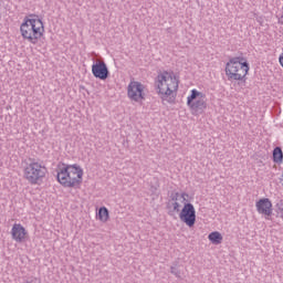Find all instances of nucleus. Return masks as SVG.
I'll list each match as a JSON object with an SVG mask.
<instances>
[{
  "label": "nucleus",
  "mask_w": 283,
  "mask_h": 283,
  "mask_svg": "<svg viewBox=\"0 0 283 283\" xmlns=\"http://www.w3.org/2000/svg\"><path fill=\"white\" fill-rule=\"evenodd\" d=\"M156 94L163 103H174L180 90V76L174 71H161L155 78Z\"/></svg>",
  "instance_id": "1"
},
{
  "label": "nucleus",
  "mask_w": 283,
  "mask_h": 283,
  "mask_svg": "<svg viewBox=\"0 0 283 283\" xmlns=\"http://www.w3.org/2000/svg\"><path fill=\"white\" fill-rule=\"evenodd\" d=\"M93 76L101 81L107 80V64L105 62L93 64L92 66Z\"/></svg>",
  "instance_id": "12"
},
{
  "label": "nucleus",
  "mask_w": 283,
  "mask_h": 283,
  "mask_svg": "<svg viewBox=\"0 0 283 283\" xmlns=\"http://www.w3.org/2000/svg\"><path fill=\"white\" fill-rule=\"evenodd\" d=\"M20 32L24 41L36 45L43 34H45V27L43 25V21L39 19V15L30 14L23 19V23L20 25Z\"/></svg>",
  "instance_id": "2"
},
{
  "label": "nucleus",
  "mask_w": 283,
  "mask_h": 283,
  "mask_svg": "<svg viewBox=\"0 0 283 283\" xmlns=\"http://www.w3.org/2000/svg\"><path fill=\"white\" fill-rule=\"evenodd\" d=\"M276 213L283 220V200L276 203Z\"/></svg>",
  "instance_id": "16"
},
{
  "label": "nucleus",
  "mask_w": 283,
  "mask_h": 283,
  "mask_svg": "<svg viewBox=\"0 0 283 283\" xmlns=\"http://www.w3.org/2000/svg\"><path fill=\"white\" fill-rule=\"evenodd\" d=\"M207 95L205 93L198 91L197 88H192L187 96V106L190 112L193 114H198L201 109H207V102L205 101Z\"/></svg>",
  "instance_id": "6"
},
{
  "label": "nucleus",
  "mask_w": 283,
  "mask_h": 283,
  "mask_svg": "<svg viewBox=\"0 0 283 283\" xmlns=\"http://www.w3.org/2000/svg\"><path fill=\"white\" fill-rule=\"evenodd\" d=\"M273 160L274 163L282 164L283 163V153L282 148L276 147L273 150Z\"/></svg>",
  "instance_id": "14"
},
{
  "label": "nucleus",
  "mask_w": 283,
  "mask_h": 283,
  "mask_svg": "<svg viewBox=\"0 0 283 283\" xmlns=\"http://www.w3.org/2000/svg\"><path fill=\"white\" fill-rule=\"evenodd\" d=\"M25 235H28V230L21 223H14L11 229V237L14 242H25Z\"/></svg>",
  "instance_id": "11"
},
{
  "label": "nucleus",
  "mask_w": 283,
  "mask_h": 283,
  "mask_svg": "<svg viewBox=\"0 0 283 283\" xmlns=\"http://www.w3.org/2000/svg\"><path fill=\"white\" fill-rule=\"evenodd\" d=\"M56 178L57 182H60L62 187H66L69 189L78 187V185L83 182V169L76 164H60L56 169Z\"/></svg>",
  "instance_id": "3"
},
{
  "label": "nucleus",
  "mask_w": 283,
  "mask_h": 283,
  "mask_svg": "<svg viewBox=\"0 0 283 283\" xmlns=\"http://www.w3.org/2000/svg\"><path fill=\"white\" fill-rule=\"evenodd\" d=\"M256 211L269 220L273 216V202L269 198H261L255 202Z\"/></svg>",
  "instance_id": "10"
},
{
  "label": "nucleus",
  "mask_w": 283,
  "mask_h": 283,
  "mask_svg": "<svg viewBox=\"0 0 283 283\" xmlns=\"http://www.w3.org/2000/svg\"><path fill=\"white\" fill-rule=\"evenodd\" d=\"M96 218H98V220H101L102 222H107V208L102 207L98 210V213L96 214Z\"/></svg>",
  "instance_id": "15"
},
{
  "label": "nucleus",
  "mask_w": 283,
  "mask_h": 283,
  "mask_svg": "<svg viewBox=\"0 0 283 283\" xmlns=\"http://www.w3.org/2000/svg\"><path fill=\"white\" fill-rule=\"evenodd\" d=\"M189 203H191V196H189L188 192H172L168 201V209H170L172 213H178V211L182 210V207Z\"/></svg>",
  "instance_id": "8"
},
{
  "label": "nucleus",
  "mask_w": 283,
  "mask_h": 283,
  "mask_svg": "<svg viewBox=\"0 0 283 283\" xmlns=\"http://www.w3.org/2000/svg\"><path fill=\"white\" fill-rule=\"evenodd\" d=\"M250 70L251 65L247 57L234 56L226 63L224 72L228 81H247Z\"/></svg>",
  "instance_id": "4"
},
{
  "label": "nucleus",
  "mask_w": 283,
  "mask_h": 283,
  "mask_svg": "<svg viewBox=\"0 0 283 283\" xmlns=\"http://www.w3.org/2000/svg\"><path fill=\"white\" fill-rule=\"evenodd\" d=\"M208 240L211 242V244H222V240H224V238L222 237V233L218 232V231H213L208 235Z\"/></svg>",
  "instance_id": "13"
},
{
  "label": "nucleus",
  "mask_w": 283,
  "mask_h": 283,
  "mask_svg": "<svg viewBox=\"0 0 283 283\" xmlns=\"http://www.w3.org/2000/svg\"><path fill=\"white\" fill-rule=\"evenodd\" d=\"M48 168L39 161H32L24 168V178L30 185H39L45 178Z\"/></svg>",
  "instance_id": "5"
},
{
  "label": "nucleus",
  "mask_w": 283,
  "mask_h": 283,
  "mask_svg": "<svg viewBox=\"0 0 283 283\" xmlns=\"http://www.w3.org/2000/svg\"><path fill=\"white\" fill-rule=\"evenodd\" d=\"M127 96L132 103H143L147 98V86L138 81H130L127 86Z\"/></svg>",
  "instance_id": "7"
},
{
  "label": "nucleus",
  "mask_w": 283,
  "mask_h": 283,
  "mask_svg": "<svg viewBox=\"0 0 283 283\" xmlns=\"http://www.w3.org/2000/svg\"><path fill=\"white\" fill-rule=\"evenodd\" d=\"M177 213L180 222L186 227L191 229V227L196 226V207H193V203H186Z\"/></svg>",
  "instance_id": "9"
}]
</instances>
